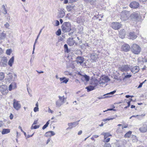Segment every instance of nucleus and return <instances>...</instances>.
<instances>
[{
  "label": "nucleus",
  "mask_w": 147,
  "mask_h": 147,
  "mask_svg": "<svg viewBox=\"0 0 147 147\" xmlns=\"http://www.w3.org/2000/svg\"><path fill=\"white\" fill-rule=\"evenodd\" d=\"M71 26L70 23L69 22H64L61 28L63 32L64 33L67 32L71 31V32L68 33L69 36L72 35L73 33L76 31V29L75 28H71Z\"/></svg>",
  "instance_id": "nucleus-1"
},
{
  "label": "nucleus",
  "mask_w": 147,
  "mask_h": 147,
  "mask_svg": "<svg viewBox=\"0 0 147 147\" xmlns=\"http://www.w3.org/2000/svg\"><path fill=\"white\" fill-rule=\"evenodd\" d=\"M121 20L124 21H126L130 16V12L129 11L124 10L121 13Z\"/></svg>",
  "instance_id": "nucleus-2"
},
{
  "label": "nucleus",
  "mask_w": 147,
  "mask_h": 147,
  "mask_svg": "<svg viewBox=\"0 0 147 147\" xmlns=\"http://www.w3.org/2000/svg\"><path fill=\"white\" fill-rule=\"evenodd\" d=\"M131 51L132 53L135 54H138L141 51V48L136 44H133L131 48Z\"/></svg>",
  "instance_id": "nucleus-3"
},
{
  "label": "nucleus",
  "mask_w": 147,
  "mask_h": 147,
  "mask_svg": "<svg viewBox=\"0 0 147 147\" xmlns=\"http://www.w3.org/2000/svg\"><path fill=\"white\" fill-rule=\"evenodd\" d=\"M20 102V101L15 99H14L13 100V106L16 110L18 111L21 108V106Z\"/></svg>",
  "instance_id": "nucleus-4"
},
{
  "label": "nucleus",
  "mask_w": 147,
  "mask_h": 147,
  "mask_svg": "<svg viewBox=\"0 0 147 147\" xmlns=\"http://www.w3.org/2000/svg\"><path fill=\"white\" fill-rule=\"evenodd\" d=\"M121 26V24L117 22H113L112 23L111 26L112 28L115 30L119 29Z\"/></svg>",
  "instance_id": "nucleus-5"
},
{
  "label": "nucleus",
  "mask_w": 147,
  "mask_h": 147,
  "mask_svg": "<svg viewBox=\"0 0 147 147\" xmlns=\"http://www.w3.org/2000/svg\"><path fill=\"white\" fill-rule=\"evenodd\" d=\"M119 69L121 71H127L130 69V65H122L121 66L119 67Z\"/></svg>",
  "instance_id": "nucleus-6"
},
{
  "label": "nucleus",
  "mask_w": 147,
  "mask_h": 147,
  "mask_svg": "<svg viewBox=\"0 0 147 147\" xmlns=\"http://www.w3.org/2000/svg\"><path fill=\"white\" fill-rule=\"evenodd\" d=\"M110 80L109 78L107 76L102 77L100 78L99 81V84L101 85L102 84H105V83L107 82Z\"/></svg>",
  "instance_id": "nucleus-7"
},
{
  "label": "nucleus",
  "mask_w": 147,
  "mask_h": 147,
  "mask_svg": "<svg viewBox=\"0 0 147 147\" xmlns=\"http://www.w3.org/2000/svg\"><path fill=\"white\" fill-rule=\"evenodd\" d=\"M130 16L137 21H139L141 20V17L138 12H134Z\"/></svg>",
  "instance_id": "nucleus-8"
},
{
  "label": "nucleus",
  "mask_w": 147,
  "mask_h": 147,
  "mask_svg": "<svg viewBox=\"0 0 147 147\" xmlns=\"http://www.w3.org/2000/svg\"><path fill=\"white\" fill-rule=\"evenodd\" d=\"M58 18H63L65 15V12L64 9H60L58 10L57 13Z\"/></svg>",
  "instance_id": "nucleus-9"
},
{
  "label": "nucleus",
  "mask_w": 147,
  "mask_h": 147,
  "mask_svg": "<svg viewBox=\"0 0 147 147\" xmlns=\"http://www.w3.org/2000/svg\"><path fill=\"white\" fill-rule=\"evenodd\" d=\"M0 90L3 95L7 94L8 92L6 86L4 85L2 86L1 88H0Z\"/></svg>",
  "instance_id": "nucleus-10"
},
{
  "label": "nucleus",
  "mask_w": 147,
  "mask_h": 147,
  "mask_svg": "<svg viewBox=\"0 0 147 147\" xmlns=\"http://www.w3.org/2000/svg\"><path fill=\"white\" fill-rule=\"evenodd\" d=\"M139 3L136 1H133L129 4V6L131 8L136 9L139 6Z\"/></svg>",
  "instance_id": "nucleus-11"
},
{
  "label": "nucleus",
  "mask_w": 147,
  "mask_h": 147,
  "mask_svg": "<svg viewBox=\"0 0 147 147\" xmlns=\"http://www.w3.org/2000/svg\"><path fill=\"white\" fill-rule=\"evenodd\" d=\"M75 43L76 45L78 44V43L75 42V40H73V38H69L67 40V43L69 46H72Z\"/></svg>",
  "instance_id": "nucleus-12"
},
{
  "label": "nucleus",
  "mask_w": 147,
  "mask_h": 147,
  "mask_svg": "<svg viewBox=\"0 0 147 147\" xmlns=\"http://www.w3.org/2000/svg\"><path fill=\"white\" fill-rule=\"evenodd\" d=\"M99 84V81L96 79L92 80L90 83L91 85L94 86V88L97 86Z\"/></svg>",
  "instance_id": "nucleus-13"
},
{
  "label": "nucleus",
  "mask_w": 147,
  "mask_h": 147,
  "mask_svg": "<svg viewBox=\"0 0 147 147\" xmlns=\"http://www.w3.org/2000/svg\"><path fill=\"white\" fill-rule=\"evenodd\" d=\"M137 37V35L134 32H130L128 36L129 38L132 40L135 39Z\"/></svg>",
  "instance_id": "nucleus-14"
},
{
  "label": "nucleus",
  "mask_w": 147,
  "mask_h": 147,
  "mask_svg": "<svg viewBox=\"0 0 147 147\" xmlns=\"http://www.w3.org/2000/svg\"><path fill=\"white\" fill-rule=\"evenodd\" d=\"M121 49L123 51L125 52H127L129 50L130 48L128 45L124 44L122 46Z\"/></svg>",
  "instance_id": "nucleus-15"
},
{
  "label": "nucleus",
  "mask_w": 147,
  "mask_h": 147,
  "mask_svg": "<svg viewBox=\"0 0 147 147\" xmlns=\"http://www.w3.org/2000/svg\"><path fill=\"white\" fill-rule=\"evenodd\" d=\"M84 61V57L80 56H78L76 60V61L77 63H79L80 65Z\"/></svg>",
  "instance_id": "nucleus-16"
},
{
  "label": "nucleus",
  "mask_w": 147,
  "mask_h": 147,
  "mask_svg": "<svg viewBox=\"0 0 147 147\" xmlns=\"http://www.w3.org/2000/svg\"><path fill=\"white\" fill-rule=\"evenodd\" d=\"M98 58V56L96 53H93L90 54V58L93 61H96Z\"/></svg>",
  "instance_id": "nucleus-17"
},
{
  "label": "nucleus",
  "mask_w": 147,
  "mask_h": 147,
  "mask_svg": "<svg viewBox=\"0 0 147 147\" xmlns=\"http://www.w3.org/2000/svg\"><path fill=\"white\" fill-rule=\"evenodd\" d=\"M119 37L121 38H123L125 35L126 32L125 30L124 29H123L120 30L119 32Z\"/></svg>",
  "instance_id": "nucleus-18"
},
{
  "label": "nucleus",
  "mask_w": 147,
  "mask_h": 147,
  "mask_svg": "<svg viewBox=\"0 0 147 147\" xmlns=\"http://www.w3.org/2000/svg\"><path fill=\"white\" fill-rule=\"evenodd\" d=\"M139 70L140 69L139 67L137 66L134 67L131 69V72L134 74L138 73L139 71Z\"/></svg>",
  "instance_id": "nucleus-19"
},
{
  "label": "nucleus",
  "mask_w": 147,
  "mask_h": 147,
  "mask_svg": "<svg viewBox=\"0 0 147 147\" xmlns=\"http://www.w3.org/2000/svg\"><path fill=\"white\" fill-rule=\"evenodd\" d=\"M55 134V133L53 131H49L45 133V136L46 137H49L54 135Z\"/></svg>",
  "instance_id": "nucleus-20"
},
{
  "label": "nucleus",
  "mask_w": 147,
  "mask_h": 147,
  "mask_svg": "<svg viewBox=\"0 0 147 147\" xmlns=\"http://www.w3.org/2000/svg\"><path fill=\"white\" fill-rule=\"evenodd\" d=\"M60 81H61V83H67L69 79L67 78H66L64 77L63 78H59Z\"/></svg>",
  "instance_id": "nucleus-21"
},
{
  "label": "nucleus",
  "mask_w": 147,
  "mask_h": 147,
  "mask_svg": "<svg viewBox=\"0 0 147 147\" xmlns=\"http://www.w3.org/2000/svg\"><path fill=\"white\" fill-rule=\"evenodd\" d=\"M14 61V56L12 57L9 60L8 62V64L10 67H11Z\"/></svg>",
  "instance_id": "nucleus-22"
},
{
  "label": "nucleus",
  "mask_w": 147,
  "mask_h": 147,
  "mask_svg": "<svg viewBox=\"0 0 147 147\" xmlns=\"http://www.w3.org/2000/svg\"><path fill=\"white\" fill-rule=\"evenodd\" d=\"M85 88L87 90L88 92H89L94 89L95 88L92 86L90 85L86 87Z\"/></svg>",
  "instance_id": "nucleus-23"
},
{
  "label": "nucleus",
  "mask_w": 147,
  "mask_h": 147,
  "mask_svg": "<svg viewBox=\"0 0 147 147\" xmlns=\"http://www.w3.org/2000/svg\"><path fill=\"white\" fill-rule=\"evenodd\" d=\"M80 75L81 76H83V78H81V80H83V79H84V78L85 79V80L86 82H88L89 81V79H90V77H89L86 75H82L81 74H80Z\"/></svg>",
  "instance_id": "nucleus-24"
},
{
  "label": "nucleus",
  "mask_w": 147,
  "mask_h": 147,
  "mask_svg": "<svg viewBox=\"0 0 147 147\" xmlns=\"http://www.w3.org/2000/svg\"><path fill=\"white\" fill-rule=\"evenodd\" d=\"M6 34L3 32L0 31V39H4L5 37Z\"/></svg>",
  "instance_id": "nucleus-25"
},
{
  "label": "nucleus",
  "mask_w": 147,
  "mask_h": 147,
  "mask_svg": "<svg viewBox=\"0 0 147 147\" xmlns=\"http://www.w3.org/2000/svg\"><path fill=\"white\" fill-rule=\"evenodd\" d=\"M59 100L63 104L65 102L64 100H65L66 99V98H65L64 97V96H59Z\"/></svg>",
  "instance_id": "nucleus-26"
},
{
  "label": "nucleus",
  "mask_w": 147,
  "mask_h": 147,
  "mask_svg": "<svg viewBox=\"0 0 147 147\" xmlns=\"http://www.w3.org/2000/svg\"><path fill=\"white\" fill-rule=\"evenodd\" d=\"M101 135L104 136V138H107L111 136V135L108 133H102Z\"/></svg>",
  "instance_id": "nucleus-27"
},
{
  "label": "nucleus",
  "mask_w": 147,
  "mask_h": 147,
  "mask_svg": "<svg viewBox=\"0 0 147 147\" xmlns=\"http://www.w3.org/2000/svg\"><path fill=\"white\" fill-rule=\"evenodd\" d=\"M97 0H90L89 3L92 5H95L96 4Z\"/></svg>",
  "instance_id": "nucleus-28"
},
{
  "label": "nucleus",
  "mask_w": 147,
  "mask_h": 147,
  "mask_svg": "<svg viewBox=\"0 0 147 147\" xmlns=\"http://www.w3.org/2000/svg\"><path fill=\"white\" fill-rule=\"evenodd\" d=\"M10 132V129H3L2 131V134H5L9 133Z\"/></svg>",
  "instance_id": "nucleus-29"
},
{
  "label": "nucleus",
  "mask_w": 147,
  "mask_h": 147,
  "mask_svg": "<svg viewBox=\"0 0 147 147\" xmlns=\"http://www.w3.org/2000/svg\"><path fill=\"white\" fill-rule=\"evenodd\" d=\"M64 51L65 52L68 53L70 51V49H68V46L67 44L64 45Z\"/></svg>",
  "instance_id": "nucleus-30"
},
{
  "label": "nucleus",
  "mask_w": 147,
  "mask_h": 147,
  "mask_svg": "<svg viewBox=\"0 0 147 147\" xmlns=\"http://www.w3.org/2000/svg\"><path fill=\"white\" fill-rule=\"evenodd\" d=\"M63 104L60 101L58 100L56 102V104L57 107H59Z\"/></svg>",
  "instance_id": "nucleus-31"
},
{
  "label": "nucleus",
  "mask_w": 147,
  "mask_h": 147,
  "mask_svg": "<svg viewBox=\"0 0 147 147\" xmlns=\"http://www.w3.org/2000/svg\"><path fill=\"white\" fill-rule=\"evenodd\" d=\"M16 85V84L15 83H11L10 85H9V91H11L12 89L14 88V86Z\"/></svg>",
  "instance_id": "nucleus-32"
},
{
  "label": "nucleus",
  "mask_w": 147,
  "mask_h": 147,
  "mask_svg": "<svg viewBox=\"0 0 147 147\" xmlns=\"http://www.w3.org/2000/svg\"><path fill=\"white\" fill-rule=\"evenodd\" d=\"M132 133V132L131 131H129L127 133L124 135V137L125 138H129L131 135Z\"/></svg>",
  "instance_id": "nucleus-33"
},
{
  "label": "nucleus",
  "mask_w": 147,
  "mask_h": 147,
  "mask_svg": "<svg viewBox=\"0 0 147 147\" xmlns=\"http://www.w3.org/2000/svg\"><path fill=\"white\" fill-rule=\"evenodd\" d=\"M132 140L133 142H137L138 141V139L136 136L132 135L131 137Z\"/></svg>",
  "instance_id": "nucleus-34"
},
{
  "label": "nucleus",
  "mask_w": 147,
  "mask_h": 147,
  "mask_svg": "<svg viewBox=\"0 0 147 147\" xmlns=\"http://www.w3.org/2000/svg\"><path fill=\"white\" fill-rule=\"evenodd\" d=\"M2 7L3 9V10L4 11V12H3V13L5 15L7 13V11L5 8V6L4 5H3L2 6Z\"/></svg>",
  "instance_id": "nucleus-35"
},
{
  "label": "nucleus",
  "mask_w": 147,
  "mask_h": 147,
  "mask_svg": "<svg viewBox=\"0 0 147 147\" xmlns=\"http://www.w3.org/2000/svg\"><path fill=\"white\" fill-rule=\"evenodd\" d=\"M4 74L3 72H0V80H3L4 78Z\"/></svg>",
  "instance_id": "nucleus-36"
},
{
  "label": "nucleus",
  "mask_w": 147,
  "mask_h": 147,
  "mask_svg": "<svg viewBox=\"0 0 147 147\" xmlns=\"http://www.w3.org/2000/svg\"><path fill=\"white\" fill-rule=\"evenodd\" d=\"M50 121L49 120L43 126L42 129H45L47 127L49 124V122Z\"/></svg>",
  "instance_id": "nucleus-37"
},
{
  "label": "nucleus",
  "mask_w": 147,
  "mask_h": 147,
  "mask_svg": "<svg viewBox=\"0 0 147 147\" xmlns=\"http://www.w3.org/2000/svg\"><path fill=\"white\" fill-rule=\"evenodd\" d=\"M116 92V90H114L112 92H111L109 93H107V94H105L103 95V96H105V95H113V94H115Z\"/></svg>",
  "instance_id": "nucleus-38"
},
{
  "label": "nucleus",
  "mask_w": 147,
  "mask_h": 147,
  "mask_svg": "<svg viewBox=\"0 0 147 147\" xmlns=\"http://www.w3.org/2000/svg\"><path fill=\"white\" fill-rule=\"evenodd\" d=\"M72 123H73V125H72V126H71V128L75 127L78 124V121L72 122Z\"/></svg>",
  "instance_id": "nucleus-39"
},
{
  "label": "nucleus",
  "mask_w": 147,
  "mask_h": 147,
  "mask_svg": "<svg viewBox=\"0 0 147 147\" xmlns=\"http://www.w3.org/2000/svg\"><path fill=\"white\" fill-rule=\"evenodd\" d=\"M114 119V117L110 118L109 117L107 118L104 119L102 120V121L104 122H105L106 121H109L111 120H113Z\"/></svg>",
  "instance_id": "nucleus-40"
},
{
  "label": "nucleus",
  "mask_w": 147,
  "mask_h": 147,
  "mask_svg": "<svg viewBox=\"0 0 147 147\" xmlns=\"http://www.w3.org/2000/svg\"><path fill=\"white\" fill-rule=\"evenodd\" d=\"M11 52L12 50L11 49H7L6 51V54L8 55H10Z\"/></svg>",
  "instance_id": "nucleus-41"
},
{
  "label": "nucleus",
  "mask_w": 147,
  "mask_h": 147,
  "mask_svg": "<svg viewBox=\"0 0 147 147\" xmlns=\"http://www.w3.org/2000/svg\"><path fill=\"white\" fill-rule=\"evenodd\" d=\"M61 33V31L60 29H59L56 32V34L57 36H59Z\"/></svg>",
  "instance_id": "nucleus-42"
},
{
  "label": "nucleus",
  "mask_w": 147,
  "mask_h": 147,
  "mask_svg": "<svg viewBox=\"0 0 147 147\" xmlns=\"http://www.w3.org/2000/svg\"><path fill=\"white\" fill-rule=\"evenodd\" d=\"M110 140V138H104L103 142H109Z\"/></svg>",
  "instance_id": "nucleus-43"
},
{
  "label": "nucleus",
  "mask_w": 147,
  "mask_h": 147,
  "mask_svg": "<svg viewBox=\"0 0 147 147\" xmlns=\"http://www.w3.org/2000/svg\"><path fill=\"white\" fill-rule=\"evenodd\" d=\"M131 77V75L130 74L127 75L125 76L123 78V80H124L125 79L127 78H129Z\"/></svg>",
  "instance_id": "nucleus-44"
},
{
  "label": "nucleus",
  "mask_w": 147,
  "mask_h": 147,
  "mask_svg": "<svg viewBox=\"0 0 147 147\" xmlns=\"http://www.w3.org/2000/svg\"><path fill=\"white\" fill-rule=\"evenodd\" d=\"M8 75L9 77V79H10V80H13V79H12L13 76H12V74L9 73L8 74Z\"/></svg>",
  "instance_id": "nucleus-45"
},
{
  "label": "nucleus",
  "mask_w": 147,
  "mask_h": 147,
  "mask_svg": "<svg viewBox=\"0 0 147 147\" xmlns=\"http://www.w3.org/2000/svg\"><path fill=\"white\" fill-rule=\"evenodd\" d=\"M59 25V22L58 20H56L55 21V26H58Z\"/></svg>",
  "instance_id": "nucleus-46"
},
{
  "label": "nucleus",
  "mask_w": 147,
  "mask_h": 147,
  "mask_svg": "<svg viewBox=\"0 0 147 147\" xmlns=\"http://www.w3.org/2000/svg\"><path fill=\"white\" fill-rule=\"evenodd\" d=\"M140 2L145 4V3L147 1V0H139Z\"/></svg>",
  "instance_id": "nucleus-47"
},
{
  "label": "nucleus",
  "mask_w": 147,
  "mask_h": 147,
  "mask_svg": "<svg viewBox=\"0 0 147 147\" xmlns=\"http://www.w3.org/2000/svg\"><path fill=\"white\" fill-rule=\"evenodd\" d=\"M7 63V62H2L1 65L3 67H5Z\"/></svg>",
  "instance_id": "nucleus-48"
},
{
  "label": "nucleus",
  "mask_w": 147,
  "mask_h": 147,
  "mask_svg": "<svg viewBox=\"0 0 147 147\" xmlns=\"http://www.w3.org/2000/svg\"><path fill=\"white\" fill-rule=\"evenodd\" d=\"M28 135H27V136H26V138H30V137H32V136H33V134H34V133H33V134H32V135H29V131H28Z\"/></svg>",
  "instance_id": "nucleus-49"
},
{
  "label": "nucleus",
  "mask_w": 147,
  "mask_h": 147,
  "mask_svg": "<svg viewBox=\"0 0 147 147\" xmlns=\"http://www.w3.org/2000/svg\"><path fill=\"white\" fill-rule=\"evenodd\" d=\"M116 111V110L115 109H112V108H110V109H107V110L104 111H103V112H105L107 111Z\"/></svg>",
  "instance_id": "nucleus-50"
},
{
  "label": "nucleus",
  "mask_w": 147,
  "mask_h": 147,
  "mask_svg": "<svg viewBox=\"0 0 147 147\" xmlns=\"http://www.w3.org/2000/svg\"><path fill=\"white\" fill-rule=\"evenodd\" d=\"M38 107H35L34 109V112H36L38 111Z\"/></svg>",
  "instance_id": "nucleus-51"
},
{
  "label": "nucleus",
  "mask_w": 147,
  "mask_h": 147,
  "mask_svg": "<svg viewBox=\"0 0 147 147\" xmlns=\"http://www.w3.org/2000/svg\"><path fill=\"white\" fill-rule=\"evenodd\" d=\"M40 127L39 125H34L33 126L32 129H38Z\"/></svg>",
  "instance_id": "nucleus-52"
},
{
  "label": "nucleus",
  "mask_w": 147,
  "mask_h": 147,
  "mask_svg": "<svg viewBox=\"0 0 147 147\" xmlns=\"http://www.w3.org/2000/svg\"><path fill=\"white\" fill-rule=\"evenodd\" d=\"M4 26L6 28H8L9 26V25L8 23L6 22V23L4 25Z\"/></svg>",
  "instance_id": "nucleus-53"
},
{
  "label": "nucleus",
  "mask_w": 147,
  "mask_h": 147,
  "mask_svg": "<svg viewBox=\"0 0 147 147\" xmlns=\"http://www.w3.org/2000/svg\"><path fill=\"white\" fill-rule=\"evenodd\" d=\"M37 120L35 121H34L33 124L32 125V126L31 127V129H32V127H33V126L34 125L36 124L37 123Z\"/></svg>",
  "instance_id": "nucleus-54"
},
{
  "label": "nucleus",
  "mask_w": 147,
  "mask_h": 147,
  "mask_svg": "<svg viewBox=\"0 0 147 147\" xmlns=\"http://www.w3.org/2000/svg\"><path fill=\"white\" fill-rule=\"evenodd\" d=\"M73 123H68V125L69 126V127L67 128V129H69L71 128V126H72V125H73Z\"/></svg>",
  "instance_id": "nucleus-55"
},
{
  "label": "nucleus",
  "mask_w": 147,
  "mask_h": 147,
  "mask_svg": "<svg viewBox=\"0 0 147 147\" xmlns=\"http://www.w3.org/2000/svg\"><path fill=\"white\" fill-rule=\"evenodd\" d=\"M143 129H147V125L145 123H143Z\"/></svg>",
  "instance_id": "nucleus-56"
},
{
  "label": "nucleus",
  "mask_w": 147,
  "mask_h": 147,
  "mask_svg": "<svg viewBox=\"0 0 147 147\" xmlns=\"http://www.w3.org/2000/svg\"><path fill=\"white\" fill-rule=\"evenodd\" d=\"M142 132H145L147 131V129H139Z\"/></svg>",
  "instance_id": "nucleus-57"
},
{
  "label": "nucleus",
  "mask_w": 147,
  "mask_h": 147,
  "mask_svg": "<svg viewBox=\"0 0 147 147\" xmlns=\"http://www.w3.org/2000/svg\"><path fill=\"white\" fill-rule=\"evenodd\" d=\"M69 2L71 3H73L76 2L77 1V0H69Z\"/></svg>",
  "instance_id": "nucleus-58"
},
{
  "label": "nucleus",
  "mask_w": 147,
  "mask_h": 147,
  "mask_svg": "<svg viewBox=\"0 0 147 147\" xmlns=\"http://www.w3.org/2000/svg\"><path fill=\"white\" fill-rule=\"evenodd\" d=\"M142 61L143 62H147V59H146L144 58H142Z\"/></svg>",
  "instance_id": "nucleus-59"
},
{
  "label": "nucleus",
  "mask_w": 147,
  "mask_h": 147,
  "mask_svg": "<svg viewBox=\"0 0 147 147\" xmlns=\"http://www.w3.org/2000/svg\"><path fill=\"white\" fill-rule=\"evenodd\" d=\"M3 124L4 123L3 121H0V127H2Z\"/></svg>",
  "instance_id": "nucleus-60"
},
{
  "label": "nucleus",
  "mask_w": 147,
  "mask_h": 147,
  "mask_svg": "<svg viewBox=\"0 0 147 147\" xmlns=\"http://www.w3.org/2000/svg\"><path fill=\"white\" fill-rule=\"evenodd\" d=\"M126 128H129V127H128V125H126L124 126L123 125V126H122V129Z\"/></svg>",
  "instance_id": "nucleus-61"
},
{
  "label": "nucleus",
  "mask_w": 147,
  "mask_h": 147,
  "mask_svg": "<svg viewBox=\"0 0 147 147\" xmlns=\"http://www.w3.org/2000/svg\"><path fill=\"white\" fill-rule=\"evenodd\" d=\"M7 59L5 58L3 59L2 60V62H7Z\"/></svg>",
  "instance_id": "nucleus-62"
},
{
  "label": "nucleus",
  "mask_w": 147,
  "mask_h": 147,
  "mask_svg": "<svg viewBox=\"0 0 147 147\" xmlns=\"http://www.w3.org/2000/svg\"><path fill=\"white\" fill-rule=\"evenodd\" d=\"M48 112L49 113H52L54 112V111L51 110L49 108V109L48 110Z\"/></svg>",
  "instance_id": "nucleus-63"
},
{
  "label": "nucleus",
  "mask_w": 147,
  "mask_h": 147,
  "mask_svg": "<svg viewBox=\"0 0 147 147\" xmlns=\"http://www.w3.org/2000/svg\"><path fill=\"white\" fill-rule=\"evenodd\" d=\"M143 84L142 83H140V84L139 86H138V88H140L142 86Z\"/></svg>",
  "instance_id": "nucleus-64"
}]
</instances>
